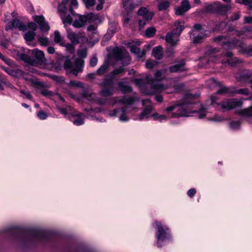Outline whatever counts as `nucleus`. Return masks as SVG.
I'll return each mask as SVG.
<instances>
[{
  "mask_svg": "<svg viewBox=\"0 0 252 252\" xmlns=\"http://www.w3.org/2000/svg\"><path fill=\"white\" fill-rule=\"evenodd\" d=\"M114 32L113 31L108 30L107 33L105 35L103 40H109L111 38L112 35L114 34Z\"/></svg>",
  "mask_w": 252,
  "mask_h": 252,
  "instance_id": "58",
  "label": "nucleus"
},
{
  "mask_svg": "<svg viewBox=\"0 0 252 252\" xmlns=\"http://www.w3.org/2000/svg\"><path fill=\"white\" fill-rule=\"evenodd\" d=\"M99 21V19L98 18V20L95 21V22H92V23H94L93 25H90L88 27V30L89 32H94V31H96L97 29V25L96 24ZM92 23V22L91 23Z\"/></svg>",
  "mask_w": 252,
  "mask_h": 252,
  "instance_id": "48",
  "label": "nucleus"
},
{
  "mask_svg": "<svg viewBox=\"0 0 252 252\" xmlns=\"http://www.w3.org/2000/svg\"><path fill=\"white\" fill-rule=\"evenodd\" d=\"M166 69L158 70L155 73L156 79H148L146 81L143 79H134V83L140 89L141 91L147 94H151L157 92H160L165 90L167 87L158 82L157 80H161L165 75Z\"/></svg>",
  "mask_w": 252,
  "mask_h": 252,
  "instance_id": "5",
  "label": "nucleus"
},
{
  "mask_svg": "<svg viewBox=\"0 0 252 252\" xmlns=\"http://www.w3.org/2000/svg\"><path fill=\"white\" fill-rule=\"evenodd\" d=\"M239 114L246 118H252V104L249 107L239 111Z\"/></svg>",
  "mask_w": 252,
  "mask_h": 252,
  "instance_id": "25",
  "label": "nucleus"
},
{
  "mask_svg": "<svg viewBox=\"0 0 252 252\" xmlns=\"http://www.w3.org/2000/svg\"><path fill=\"white\" fill-rule=\"evenodd\" d=\"M214 41L222 45L224 49H232L239 48V51L247 56H252V46H246L242 41L235 39L230 42L224 36H218L214 38Z\"/></svg>",
  "mask_w": 252,
  "mask_h": 252,
  "instance_id": "6",
  "label": "nucleus"
},
{
  "mask_svg": "<svg viewBox=\"0 0 252 252\" xmlns=\"http://www.w3.org/2000/svg\"><path fill=\"white\" fill-rule=\"evenodd\" d=\"M3 84H4L6 86L8 87L11 89L14 88L13 85H12L10 83H7L6 82L3 81L0 77V91L4 90V87H3Z\"/></svg>",
  "mask_w": 252,
  "mask_h": 252,
  "instance_id": "44",
  "label": "nucleus"
},
{
  "mask_svg": "<svg viewBox=\"0 0 252 252\" xmlns=\"http://www.w3.org/2000/svg\"><path fill=\"white\" fill-rule=\"evenodd\" d=\"M97 59L96 57H93L90 61V64L92 67H94L97 63Z\"/></svg>",
  "mask_w": 252,
  "mask_h": 252,
  "instance_id": "60",
  "label": "nucleus"
},
{
  "mask_svg": "<svg viewBox=\"0 0 252 252\" xmlns=\"http://www.w3.org/2000/svg\"><path fill=\"white\" fill-rule=\"evenodd\" d=\"M218 97L216 95H212L210 98V103L216 109H221L223 111L230 110L236 108L241 107L242 105V100L231 98L228 99L221 102L220 103L217 102Z\"/></svg>",
  "mask_w": 252,
  "mask_h": 252,
  "instance_id": "10",
  "label": "nucleus"
},
{
  "mask_svg": "<svg viewBox=\"0 0 252 252\" xmlns=\"http://www.w3.org/2000/svg\"><path fill=\"white\" fill-rule=\"evenodd\" d=\"M118 86L121 92L124 94H126L132 92L131 87L127 85L125 82H119L118 83Z\"/></svg>",
  "mask_w": 252,
  "mask_h": 252,
  "instance_id": "27",
  "label": "nucleus"
},
{
  "mask_svg": "<svg viewBox=\"0 0 252 252\" xmlns=\"http://www.w3.org/2000/svg\"><path fill=\"white\" fill-rule=\"evenodd\" d=\"M29 53L32 55L33 59L26 54L22 53L19 55L20 59L27 63L35 65L36 64H42L45 61L44 52L36 48L29 51Z\"/></svg>",
  "mask_w": 252,
  "mask_h": 252,
  "instance_id": "11",
  "label": "nucleus"
},
{
  "mask_svg": "<svg viewBox=\"0 0 252 252\" xmlns=\"http://www.w3.org/2000/svg\"><path fill=\"white\" fill-rule=\"evenodd\" d=\"M63 60L64 61V67L66 71H70L75 76H77L79 72L82 71L84 63L83 60L77 59L74 64L72 63L68 57H64Z\"/></svg>",
  "mask_w": 252,
  "mask_h": 252,
  "instance_id": "15",
  "label": "nucleus"
},
{
  "mask_svg": "<svg viewBox=\"0 0 252 252\" xmlns=\"http://www.w3.org/2000/svg\"><path fill=\"white\" fill-rule=\"evenodd\" d=\"M218 94H228L230 95H233V88H229L225 86L221 87L219 90H218L217 93L214 95L216 94V96L218 97L217 95Z\"/></svg>",
  "mask_w": 252,
  "mask_h": 252,
  "instance_id": "28",
  "label": "nucleus"
},
{
  "mask_svg": "<svg viewBox=\"0 0 252 252\" xmlns=\"http://www.w3.org/2000/svg\"><path fill=\"white\" fill-rule=\"evenodd\" d=\"M84 96L89 101L96 103L98 105H108L114 106L116 104H126L122 107L116 108L111 110L107 111L108 116L110 117H118V120L122 123H127L130 119V107L135 108L136 103L139 102V98L135 96L126 98L123 96L120 98L118 97H112L110 98L100 97L95 94L89 92L85 93Z\"/></svg>",
  "mask_w": 252,
  "mask_h": 252,
  "instance_id": "1",
  "label": "nucleus"
},
{
  "mask_svg": "<svg viewBox=\"0 0 252 252\" xmlns=\"http://www.w3.org/2000/svg\"><path fill=\"white\" fill-rule=\"evenodd\" d=\"M54 40L55 42L57 43H60L62 46L63 45V38L61 36L60 33L58 31H56L54 32Z\"/></svg>",
  "mask_w": 252,
  "mask_h": 252,
  "instance_id": "34",
  "label": "nucleus"
},
{
  "mask_svg": "<svg viewBox=\"0 0 252 252\" xmlns=\"http://www.w3.org/2000/svg\"><path fill=\"white\" fill-rule=\"evenodd\" d=\"M123 0V4L124 5V7L125 9L126 10L127 12L130 11L131 10H133L135 6L133 5V4H129V0Z\"/></svg>",
  "mask_w": 252,
  "mask_h": 252,
  "instance_id": "37",
  "label": "nucleus"
},
{
  "mask_svg": "<svg viewBox=\"0 0 252 252\" xmlns=\"http://www.w3.org/2000/svg\"><path fill=\"white\" fill-rule=\"evenodd\" d=\"M74 252H94L93 250L84 245H80L75 248Z\"/></svg>",
  "mask_w": 252,
  "mask_h": 252,
  "instance_id": "36",
  "label": "nucleus"
},
{
  "mask_svg": "<svg viewBox=\"0 0 252 252\" xmlns=\"http://www.w3.org/2000/svg\"><path fill=\"white\" fill-rule=\"evenodd\" d=\"M155 33L156 29L154 28H149L146 30L145 35L148 37H151L153 36Z\"/></svg>",
  "mask_w": 252,
  "mask_h": 252,
  "instance_id": "42",
  "label": "nucleus"
},
{
  "mask_svg": "<svg viewBox=\"0 0 252 252\" xmlns=\"http://www.w3.org/2000/svg\"><path fill=\"white\" fill-rule=\"evenodd\" d=\"M142 104L145 108L138 117V120L140 121L147 120L150 117H152V113L154 109V107L152 104V102L149 99H143L142 101Z\"/></svg>",
  "mask_w": 252,
  "mask_h": 252,
  "instance_id": "16",
  "label": "nucleus"
},
{
  "mask_svg": "<svg viewBox=\"0 0 252 252\" xmlns=\"http://www.w3.org/2000/svg\"><path fill=\"white\" fill-rule=\"evenodd\" d=\"M98 1L99 3L97 4L96 8L97 11H99L102 9L103 5L104 3V0H98Z\"/></svg>",
  "mask_w": 252,
  "mask_h": 252,
  "instance_id": "63",
  "label": "nucleus"
},
{
  "mask_svg": "<svg viewBox=\"0 0 252 252\" xmlns=\"http://www.w3.org/2000/svg\"><path fill=\"white\" fill-rule=\"evenodd\" d=\"M114 92V87H104V88L100 92V94L104 96L111 95Z\"/></svg>",
  "mask_w": 252,
  "mask_h": 252,
  "instance_id": "31",
  "label": "nucleus"
},
{
  "mask_svg": "<svg viewBox=\"0 0 252 252\" xmlns=\"http://www.w3.org/2000/svg\"><path fill=\"white\" fill-rule=\"evenodd\" d=\"M34 32H27L24 34V38L27 41H32L34 39Z\"/></svg>",
  "mask_w": 252,
  "mask_h": 252,
  "instance_id": "41",
  "label": "nucleus"
},
{
  "mask_svg": "<svg viewBox=\"0 0 252 252\" xmlns=\"http://www.w3.org/2000/svg\"><path fill=\"white\" fill-rule=\"evenodd\" d=\"M20 93L23 94L25 97L31 100L32 99V95H31V93L29 91H26L24 90H21L20 91Z\"/></svg>",
  "mask_w": 252,
  "mask_h": 252,
  "instance_id": "56",
  "label": "nucleus"
},
{
  "mask_svg": "<svg viewBox=\"0 0 252 252\" xmlns=\"http://www.w3.org/2000/svg\"><path fill=\"white\" fill-rule=\"evenodd\" d=\"M152 226L154 230L155 245L161 248L172 243L174 237L171 228L163 221L155 220Z\"/></svg>",
  "mask_w": 252,
  "mask_h": 252,
  "instance_id": "4",
  "label": "nucleus"
},
{
  "mask_svg": "<svg viewBox=\"0 0 252 252\" xmlns=\"http://www.w3.org/2000/svg\"><path fill=\"white\" fill-rule=\"evenodd\" d=\"M208 83L212 84L214 85V86H221V84L220 82L217 81L216 80H215L214 78H212L210 79L208 81Z\"/></svg>",
  "mask_w": 252,
  "mask_h": 252,
  "instance_id": "57",
  "label": "nucleus"
},
{
  "mask_svg": "<svg viewBox=\"0 0 252 252\" xmlns=\"http://www.w3.org/2000/svg\"><path fill=\"white\" fill-rule=\"evenodd\" d=\"M176 28L171 32L166 34L165 40L171 47H175L179 41V36L184 29L183 21H178L175 23Z\"/></svg>",
  "mask_w": 252,
  "mask_h": 252,
  "instance_id": "12",
  "label": "nucleus"
},
{
  "mask_svg": "<svg viewBox=\"0 0 252 252\" xmlns=\"http://www.w3.org/2000/svg\"><path fill=\"white\" fill-rule=\"evenodd\" d=\"M224 120L223 117L220 115H216L211 118L209 119V120L211 121L216 122H220Z\"/></svg>",
  "mask_w": 252,
  "mask_h": 252,
  "instance_id": "47",
  "label": "nucleus"
},
{
  "mask_svg": "<svg viewBox=\"0 0 252 252\" xmlns=\"http://www.w3.org/2000/svg\"><path fill=\"white\" fill-rule=\"evenodd\" d=\"M58 110L76 126L83 125L85 123V115L82 113L75 111L70 106L59 107Z\"/></svg>",
  "mask_w": 252,
  "mask_h": 252,
  "instance_id": "9",
  "label": "nucleus"
},
{
  "mask_svg": "<svg viewBox=\"0 0 252 252\" xmlns=\"http://www.w3.org/2000/svg\"><path fill=\"white\" fill-rule=\"evenodd\" d=\"M37 116L40 120H44L47 118L48 115L46 112L41 110L37 113Z\"/></svg>",
  "mask_w": 252,
  "mask_h": 252,
  "instance_id": "43",
  "label": "nucleus"
},
{
  "mask_svg": "<svg viewBox=\"0 0 252 252\" xmlns=\"http://www.w3.org/2000/svg\"><path fill=\"white\" fill-rule=\"evenodd\" d=\"M85 111L86 112V116L85 118H87L88 119H91L92 120H94L95 118V114L97 112H102L103 113H107V111H105L104 110L100 108H97L95 109H85Z\"/></svg>",
  "mask_w": 252,
  "mask_h": 252,
  "instance_id": "21",
  "label": "nucleus"
},
{
  "mask_svg": "<svg viewBox=\"0 0 252 252\" xmlns=\"http://www.w3.org/2000/svg\"><path fill=\"white\" fill-rule=\"evenodd\" d=\"M240 94L248 95L249 94V90L248 89H236L234 88H233V94Z\"/></svg>",
  "mask_w": 252,
  "mask_h": 252,
  "instance_id": "35",
  "label": "nucleus"
},
{
  "mask_svg": "<svg viewBox=\"0 0 252 252\" xmlns=\"http://www.w3.org/2000/svg\"><path fill=\"white\" fill-rule=\"evenodd\" d=\"M40 93L44 96H51L53 95V93L47 89H42L40 90Z\"/></svg>",
  "mask_w": 252,
  "mask_h": 252,
  "instance_id": "51",
  "label": "nucleus"
},
{
  "mask_svg": "<svg viewBox=\"0 0 252 252\" xmlns=\"http://www.w3.org/2000/svg\"><path fill=\"white\" fill-rule=\"evenodd\" d=\"M110 79H105L101 83V85L103 87H113V79L111 77Z\"/></svg>",
  "mask_w": 252,
  "mask_h": 252,
  "instance_id": "39",
  "label": "nucleus"
},
{
  "mask_svg": "<svg viewBox=\"0 0 252 252\" xmlns=\"http://www.w3.org/2000/svg\"><path fill=\"white\" fill-rule=\"evenodd\" d=\"M38 41L42 45L46 46L49 42L48 39L46 37H40Z\"/></svg>",
  "mask_w": 252,
  "mask_h": 252,
  "instance_id": "53",
  "label": "nucleus"
},
{
  "mask_svg": "<svg viewBox=\"0 0 252 252\" xmlns=\"http://www.w3.org/2000/svg\"><path fill=\"white\" fill-rule=\"evenodd\" d=\"M217 8L218 12L221 14H224L229 9V7L228 5L219 4L217 6Z\"/></svg>",
  "mask_w": 252,
  "mask_h": 252,
  "instance_id": "38",
  "label": "nucleus"
},
{
  "mask_svg": "<svg viewBox=\"0 0 252 252\" xmlns=\"http://www.w3.org/2000/svg\"><path fill=\"white\" fill-rule=\"evenodd\" d=\"M185 61H181L174 65L170 66L169 68L170 72H176L182 71L185 69Z\"/></svg>",
  "mask_w": 252,
  "mask_h": 252,
  "instance_id": "23",
  "label": "nucleus"
},
{
  "mask_svg": "<svg viewBox=\"0 0 252 252\" xmlns=\"http://www.w3.org/2000/svg\"><path fill=\"white\" fill-rule=\"evenodd\" d=\"M218 50L216 48H211L208 49L205 54V58L208 62H217L220 61L223 64H228L234 66L241 61L236 58L232 57L233 54L230 51H227L221 55L220 57L217 54Z\"/></svg>",
  "mask_w": 252,
  "mask_h": 252,
  "instance_id": "7",
  "label": "nucleus"
},
{
  "mask_svg": "<svg viewBox=\"0 0 252 252\" xmlns=\"http://www.w3.org/2000/svg\"><path fill=\"white\" fill-rule=\"evenodd\" d=\"M83 1L87 8L93 6L95 3L94 0H83Z\"/></svg>",
  "mask_w": 252,
  "mask_h": 252,
  "instance_id": "55",
  "label": "nucleus"
},
{
  "mask_svg": "<svg viewBox=\"0 0 252 252\" xmlns=\"http://www.w3.org/2000/svg\"><path fill=\"white\" fill-rule=\"evenodd\" d=\"M66 31L67 37L71 41L72 44H76L81 41L82 42L87 41V38L86 36L82 35L80 33H75L69 29H67Z\"/></svg>",
  "mask_w": 252,
  "mask_h": 252,
  "instance_id": "17",
  "label": "nucleus"
},
{
  "mask_svg": "<svg viewBox=\"0 0 252 252\" xmlns=\"http://www.w3.org/2000/svg\"><path fill=\"white\" fill-rule=\"evenodd\" d=\"M63 46H64L66 48V50L70 53H72L74 50L73 45H72L71 44H66L65 45H64Z\"/></svg>",
  "mask_w": 252,
  "mask_h": 252,
  "instance_id": "61",
  "label": "nucleus"
},
{
  "mask_svg": "<svg viewBox=\"0 0 252 252\" xmlns=\"http://www.w3.org/2000/svg\"><path fill=\"white\" fill-rule=\"evenodd\" d=\"M240 16L239 13L238 12L236 13L230 18V20L232 21H234L235 20H238L240 18Z\"/></svg>",
  "mask_w": 252,
  "mask_h": 252,
  "instance_id": "64",
  "label": "nucleus"
},
{
  "mask_svg": "<svg viewBox=\"0 0 252 252\" xmlns=\"http://www.w3.org/2000/svg\"><path fill=\"white\" fill-rule=\"evenodd\" d=\"M51 241V236L43 231H36L31 233L26 239L28 244L46 243Z\"/></svg>",
  "mask_w": 252,
  "mask_h": 252,
  "instance_id": "14",
  "label": "nucleus"
},
{
  "mask_svg": "<svg viewBox=\"0 0 252 252\" xmlns=\"http://www.w3.org/2000/svg\"><path fill=\"white\" fill-rule=\"evenodd\" d=\"M113 53L115 60L117 62H120V64H122L123 66L114 70L110 73L109 76L112 78H114L117 75L123 74L125 71L123 66L129 64L131 60L128 53L125 50L116 47L113 49Z\"/></svg>",
  "mask_w": 252,
  "mask_h": 252,
  "instance_id": "8",
  "label": "nucleus"
},
{
  "mask_svg": "<svg viewBox=\"0 0 252 252\" xmlns=\"http://www.w3.org/2000/svg\"><path fill=\"white\" fill-rule=\"evenodd\" d=\"M1 68L9 75L17 78H22L24 76V73L21 70L16 68L13 69L11 67H4L2 66Z\"/></svg>",
  "mask_w": 252,
  "mask_h": 252,
  "instance_id": "20",
  "label": "nucleus"
},
{
  "mask_svg": "<svg viewBox=\"0 0 252 252\" xmlns=\"http://www.w3.org/2000/svg\"><path fill=\"white\" fill-rule=\"evenodd\" d=\"M0 58L8 65L12 64V61L10 59H6L1 53H0Z\"/></svg>",
  "mask_w": 252,
  "mask_h": 252,
  "instance_id": "62",
  "label": "nucleus"
},
{
  "mask_svg": "<svg viewBox=\"0 0 252 252\" xmlns=\"http://www.w3.org/2000/svg\"><path fill=\"white\" fill-rule=\"evenodd\" d=\"M186 12H187V11H186L181 6L177 7L175 10V14L177 15H182Z\"/></svg>",
  "mask_w": 252,
  "mask_h": 252,
  "instance_id": "52",
  "label": "nucleus"
},
{
  "mask_svg": "<svg viewBox=\"0 0 252 252\" xmlns=\"http://www.w3.org/2000/svg\"><path fill=\"white\" fill-rule=\"evenodd\" d=\"M68 1L69 0H63L58 8V12L65 26L66 24L72 23V25L74 27L81 28L84 26L87 21L89 23L95 22L98 20L97 15L92 13L88 14L87 16L77 14L76 13L74 16H72L70 14L67 15V9L65 4L67 3Z\"/></svg>",
  "mask_w": 252,
  "mask_h": 252,
  "instance_id": "3",
  "label": "nucleus"
},
{
  "mask_svg": "<svg viewBox=\"0 0 252 252\" xmlns=\"http://www.w3.org/2000/svg\"><path fill=\"white\" fill-rule=\"evenodd\" d=\"M69 84L71 86H75V87H83V84L80 82L79 81H71L69 82Z\"/></svg>",
  "mask_w": 252,
  "mask_h": 252,
  "instance_id": "59",
  "label": "nucleus"
},
{
  "mask_svg": "<svg viewBox=\"0 0 252 252\" xmlns=\"http://www.w3.org/2000/svg\"><path fill=\"white\" fill-rule=\"evenodd\" d=\"M236 2L242 3L245 5H248L250 8L252 9V0H236Z\"/></svg>",
  "mask_w": 252,
  "mask_h": 252,
  "instance_id": "50",
  "label": "nucleus"
},
{
  "mask_svg": "<svg viewBox=\"0 0 252 252\" xmlns=\"http://www.w3.org/2000/svg\"><path fill=\"white\" fill-rule=\"evenodd\" d=\"M138 14L147 21H149L152 19L153 16V13L151 11H149L145 7H141L138 11Z\"/></svg>",
  "mask_w": 252,
  "mask_h": 252,
  "instance_id": "22",
  "label": "nucleus"
},
{
  "mask_svg": "<svg viewBox=\"0 0 252 252\" xmlns=\"http://www.w3.org/2000/svg\"><path fill=\"white\" fill-rule=\"evenodd\" d=\"M130 50L132 53L137 55L139 58H141L145 55V52L144 51H141L139 48L132 46Z\"/></svg>",
  "mask_w": 252,
  "mask_h": 252,
  "instance_id": "33",
  "label": "nucleus"
},
{
  "mask_svg": "<svg viewBox=\"0 0 252 252\" xmlns=\"http://www.w3.org/2000/svg\"><path fill=\"white\" fill-rule=\"evenodd\" d=\"M170 3L168 1H163L159 3L158 8L160 11H163L167 9Z\"/></svg>",
  "mask_w": 252,
  "mask_h": 252,
  "instance_id": "40",
  "label": "nucleus"
},
{
  "mask_svg": "<svg viewBox=\"0 0 252 252\" xmlns=\"http://www.w3.org/2000/svg\"><path fill=\"white\" fill-rule=\"evenodd\" d=\"M241 123L240 120H232L229 124V128L231 130H238L240 128Z\"/></svg>",
  "mask_w": 252,
  "mask_h": 252,
  "instance_id": "29",
  "label": "nucleus"
},
{
  "mask_svg": "<svg viewBox=\"0 0 252 252\" xmlns=\"http://www.w3.org/2000/svg\"><path fill=\"white\" fill-rule=\"evenodd\" d=\"M210 33V32L203 28L201 25L196 24L193 26L189 34L191 40L194 43H200L203 39L208 37Z\"/></svg>",
  "mask_w": 252,
  "mask_h": 252,
  "instance_id": "13",
  "label": "nucleus"
},
{
  "mask_svg": "<svg viewBox=\"0 0 252 252\" xmlns=\"http://www.w3.org/2000/svg\"><path fill=\"white\" fill-rule=\"evenodd\" d=\"M196 193V189L195 188H191L187 191V194L189 198H193Z\"/></svg>",
  "mask_w": 252,
  "mask_h": 252,
  "instance_id": "45",
  "label": "nucleus"
},
{
  "mask_svg": "<svg viewBox=\"0 0 252 252\" xmlns=\"http://www.w3.org/2000/svg\"><path fill=\"white\" fill-rule=\"evenodd\" d=\"M33 20L38 24L40 30L42 32H47L50 29V27L43 16H34Z\"/></svg>",
  "mask_w": 252,
  "mask_h": 252,
  "instance_id": "19",
  "label": "nucleus"
},
{
  "mask_svg": "<svg viewBox=\"0 0 252 252\" xmlns=\"http://www.w3.org/2000/svg\"><path fill=\"white\" fill-rule=\"evenodd\" d=\"M181 6L187 11L190 8V5L188 0H183L182 2Z\"/></svg>",
  "mask_w": 252,
  "mask_h": 252,
  "instance_id": "49",
  "label": "nucleus"
},
{
  "mask_svg": "<svg viewBox=\"0 0 252 252\" xmlns=\"http://www.w3.org/2000/svg\"><path fill=\"white\" fill-rule=\"evenodd\" d=\"M67 3H66L65 4V6H65V5ZM78 7V1L77 0H71L70 2V5H69V8L68 9H67V15L68 14H71L72 16H74L75 15V12L73 11V8H77ZM66 8H67V7H66Z\"/></svg>",
  "mask_w": 252,
  "mask_h": 252,
  "instance_id": "30",
  "label": "nucleus"
},
{
  "mask_svg": "<svg viewBox=\"0 0 252 252\" xmlns=\"http://www.w3.org/2000/svg\"><path fill=\"white\" fill-rule=\"evenodd\" d=\"M197 96L196 94L188 93L185 94L182 101L173 104L163 110L166 115L154 113L152 117L155 121L159 122L167 121L169 119H175L182 117H188L190 113L194 112L190 111L188 105L192 103V99Z\"/></svg>",
  "mask_w": 252,
  "mask_h": 252,
  "instance_id": "2",
  "label": "nucleus"
},
{
  "mask_svg": "<svg viewBox=\"0 0 252 252\" xmlns=\"http://www.w3.org/2000/svg\"><path fill=\"white\" fill-rule=\"evenodd\" d=\"M157 62L153 61V60H147L146 63V66L147 68L152 69L157 64Z\"/></svg>",
  "mask_w": 252,
  "mask_h": 252,
  "instance_id": "46",
  "label": "nucleus"
},
{
  "mask_svg": "<svg viewBox=\"0 0 252 252\" xmlns=\"http://www.w3.org/2000/svg\"><path fill=\"white\" fill-rule=\"evenodd\" d=\"M51 77L55 81L61 83L64 81L63 78L60 76L51 75Z\"/></svg>",
  "mask_w": 252,
  "mask_h": 252,
  "instance_id": "54",
  "label": "nucleus"
},
{
  "mask_svg": "<svg viewBox=\"0 0 252 252\" xmlns=\"http://www.w3.org/2000/svg\"><path fill=\"white\" fill-rule=\"evenodd\" d=\"M13 28H17L20 31H25L26 30V26L19 19H14L11 22L7 24L5 30L8 31Z\"/></svg>",
  "mask_w": 252,
  "mask_h": 252,
  "instance_id": "18",
  "label": "nucleus"
},
{
  "mask_svg": "<svg viewBox=\"0 0 252 252\" xmlns=\"http://www.w3.org/2000/svg\"><path fill=\"white\" fill-rule=\"evenodd\" d=\"M209 107L208 105L202 106L201 108L196 112L197 115L199 119L205 118L208 113H210Z\"/></svg>",
  "mask_w": 252,
  "mask_h": 252,
  "instance_id": "24",
  "label": "nucleus"
},
{
  "mask_svg": "<svg viewBox=\"0 0 252 252\" xmlns=\"http://www.w3.org/2000/svg\"><path fill=\"white\" fill-rule=\"evenodd\" d=\"M109 63L107 61H105L103 64L97 70V75L103 74L108 69Z\"/></svg>",
  "mask_w": 252,
  "mask_h": 252,
  "instance_id": "32",
  "label": "nucleus"
},
{
  "mask_svg": "<svg viewBox=\"0 0 252 252\" xmlns=\"http://www.w3.org/2000/svg\"><path fill=\"white\" fill-rule=\"evenodd\" d=\"M153 56L157 59H160L163 55L162 48L160 46H158L153 48L152 51Z\"/></svg>",
  "mask_w": 252,
  "mask_h": 252,
  "instance_id": "26",
  "label": "nucleus"
}]
</instances>
